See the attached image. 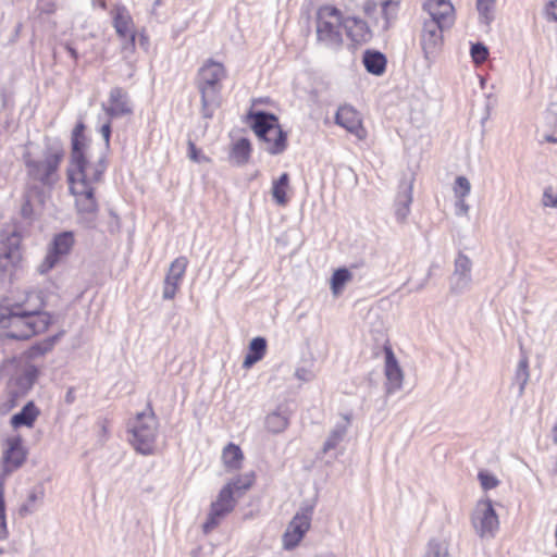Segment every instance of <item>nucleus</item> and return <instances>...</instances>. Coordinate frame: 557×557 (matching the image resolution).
Instances as JSON below:
<instances>
[{
  "mask_svg": "<svg viewBox=\"0 0 557 557\" xmlns=\"http://www.w3.org/2000/svg\"><path fill=\"white\" fill-rule=\"evenodd\" d=\"M42 294L30 292L21 304L8 309L0 315V327L5 329V336L14 339H27L35 334L45 332L51 323V315L42 312Z\"/></svg>",
  "mask_w": 557,
  "mask_h": 557,
  "instance_id": "obj_1",
  "label": "nucleus"
},
{
  "mask_svg": "<svg viewBox=\"0 0 557 557\" xmlns=\"http://www.w3.org/2000/svg\"><path fill=\"white\" fill-rule=\"evenodd\" d=\"M227 76V70L222 62L208 59L198 70L197 89L200 92L203 116L210 119L212 108L220 104L222 82Z\"/></svg>",
  "mask_w": 557,
  "mask_h": 557,
  "instance_id": "obj_2",
  "label": "nucleus"
},
{
  "mask_svg": "<svg viewBox=\"0 0 557 557\" xmlns=\"http://www.w3.org/2000/svg\"><path fill=\"white\" fill-rule=\"evenodd\" d=\"M106 163L101 154H94L91 149L82 152H71L67 168L70 189L83 190L84 187H94L101 180Z\"/></svg>",
  "mask_w": 557,
  "mask_h": 557,
  "instance_id": "obj_3",
  "label": "nucleus"
},
{
  "mask_svg": "<svg viewBox=\"0 0 557 557\" xmlns=\"http://www.w3.org/2000/svg\"><path fill=\"white\" fill-rule=\"evenodd\" d=\"M344 13L333 4L320 5L314 14L315 39L320 46L339 49L344 42Z\"/></svg>",
  "mask_w": 557,
  "mask_h": 557,
  "instance_id": "obj_4",
  "label": "nucleus"
},
{
  "mask_svg": "<svg viewBox=\"0 0 557 557\" xmlns=\"http://www.w3.org/2000/svg\"><path fill=\"white\" fill-rule=\"evenodd\" d=\"M64 151L58 144L48 145L38 159L26 158L25 166L28 180L42 187L52 188L59 181V168Z\"/></svg>",
  "mask_w": 557,
  "mask_h": 557,
  "instance_id": "obj_5",
  "label": "nucleus"
},
{
  "mask_svg": "<svg viewBox=\"0 0 557 557\" xmlns=\"http://www.w3.org/2000/svg\"><path fill=\"white\" fill-rule=\"evenodd\" d=\"M246 123L257 137L267 144V150L271 154H277L285 150L287 146V135L283 132L276 115L255 111L251 108L246 115Z\"/></svg>",
  "mask_w": 557,
  "mask_h": 557,
  "instance_id": "obj_6",
  "label": "nucleus"
},
{
  "mask_svg": "<svg viewBox=\"0 0 557 557\" xmlns=\"http://www.w3.org/2000/svg\"><path fill=\"white\" fill-rule=\"evenodd\" d=\"M2 469L0 481L4 483V479L21 468L27 457V449L23 445L20 435L8 436L2 443Z\"/></svg>",
  "mask_w": 557,
  "mask_h": 557,
  "instance_id": "obj_7",
  "label": "nucleus"
},
{
  "mask_svg": "<svg viewBox=\"0 0 557 557\" xmlns=\"http://www.w3.org/2000/svg\"><path fill=\"white\" fill-rule=\"evenodd\" d=\"M22 235L16 230L0 233V268H16L23 260Z\"/></svg>",
  "mask_w": 557,
  "mask_h": 557,
  "instance_id": "obj_8",
  "label": "nucleus"
},
{
  "mask_svg": "<svg viewBox=\"0 0 557 557\" xmlns=\"http://www.w3.org/2000/svg\"><path fill=\"white\" fill-rule=\"evenodd\" d=\"M236 506V499L230 486H223L219 492L216 499L210 506V512L206 522L202 524L205 534L212 532L221 522V520L232 512Z\"/></svg>",
  "mask_w": 557,
  "mask_h": 557,
  "instance_id": "obj_9",
  "label": "nucleus"
},
{
  "mask_svg": "<svg viewBox=\"0 0 557 557\" xmlns=\"http://www.w3.org/2000/svg\"><path fill=\"white\" fill-rule=\"evenodd\" d=\"M74 245V236L71 232H64L54 236L47 255L38 265V272L45 274L59 264L66 257Z\"/></svg>",
  "mask_w": 557,
  "mask_h": 557,
  "instance_id": "obj_10",
  "label": "nucleus"
},
{
  "mask_svg": "<svg viewBox=\"0 0 557 557\" xmlns=\"http://www.w3.org/2000/svg\"><path fill=\"white\" fill-rule=\"evenodd\" d=\"M447 29L433 21H423L419 42L426 60L434 59L441 51L444 45L443 32Z\"/></svg>",
  "mask_w": 557,
  "mask_h": 557,
  "instance_id": "obj_11",
  "label": "nucleus"
},
{
  "mask_svg": "<svg viewBox=\"0 0 557 557\" xmlns=\"http://www.w3.org/2000/svg\"><path fill=\"white\" fill-rule=\"evenodd\" d=\"M473 525L481 537L493 536L498 530V517L491 499L480 500L476 505Z\"/></svg>",
  "mask_w": 557,
  "mask_h": 557,
  "instance_id": "obj_12",
  "label": "nucleus"
},
{
  "mask_svg": "<svg viewBox=\"0 0 557 557\" xmlns=\"http://www.w3.org/2000/svg\"><path fill=\"white\" fill-rule=\"evenodd\" d=\"M188 264L189 261L185 256H180L171 262L163 282L162 295L164 299L171 300L175 298L181 288Z\"/></svg>",
  "mask_w": 557,
  "mask_h": 557,
  "instance_id": "obj_13",
  "label": "nucleus"
},
{
  "mask_svg": "<svg viewBox=\"0 0 557 557\" xmlns=\"http://www.w3.org/2000/svg\"><path fill=\"white\" fill-rule=\"evenodd\" d=\"M311 525V510L305 509L289 522L285 533L283 534V546L285 549L295 548L309 531Z\"/></svg>",
  "mask_w": 557,
  "mask_h": 557,
  "instance_id": "obj_14",
  "label": "nucleus"
},
{
  "mask_svg": "<svg viewBox=\"0 0 557 557\" xmlns=\"http://www.w3.org/2000/svg\"><path fill=\"white\" fill-rule=\"evenodd\" d=\"M335 123L359 140L367 138L368 132L363 126L362 117L351 106L345 104L338 108L335 114Z\"/></svg>",
  "mask_w": 557,
  "mask_h": 557,
  "instance_id": "obj_15",
  "label": "nucleus"
},
{
  "mask_svg": "<svg viewBox=\"0 0 557 557\" xmlns=\"http://www.w3.org/2000/svg\"><path fill=\"white\" fill-rule=\"evenodd\" d=\"M423 10L431 16L428 21L436 22L443 27L450 28L455 23L456 12L450 0H425Z\"/></svg>",
  "mask_w": 557,
  "mask_h": 557,
  "instance_id": "obj_16",
  "label": "nucleus"
},
{
  "mask_svg": "<svg viewBox=\"0 0 557 557\" xmlns=\"http://www.w3.org/2000/svg\"><path fill=\"white\" fill-rule=\"evenodd\" d=\"M112 17L116 34L121 38L129 39L128 46H125L124 49L129 47L132 51H135L136 28L128 11L123 7H116L112 11Z\"/></svg>",
  "mask_w": 557,
  "mask_h": 557,
  "instance_id": "obj_17",
  "label": "nucleus"
},
{
  "mask_svg": "<svg viewBox=\"0 0 557 557\" xmlns=\"http://www.w3.org/2000/svg\"><path fill=\"white\" fill-rule=\"evenodd\" d=\"M37 375V368L29 362H24L10 379L8 388L24 396L33 387Z\"/></svg>",
  "mask_w": 557,
  "mask_h": 557,
  "instance_id": "obj_18",
  "label": "nucleus"
},
{
  "mask_svg": "<svg viewBox=\"0 0 557 557\" xmlns=\"http://www.w3.org/2000/svg\"><path fill=\"white\" fill-rule=\"evenodd\" d=\"M385 375L388 381V392L399 389L403 385L404 373L399 367L391 345H384Z\"/></svg>",
  "mask_w": 557,
  "mask_h": 557,
  "instance_id": "obj_19",
  "label": "nucleus"
},
{
  "mask_svg": "<svg viewBox=\"0 0 557 557\" xmlns=\"http://www.w3.org/2000/svg\"><path fill=\"white\" fill-rule=\"evenodd\" d=\"M344 29L346 32L347 37L351 40L354 45H362L368 42L372 33L367 22L359 17H346L345 16V25Z\"/></svg>",
  "mask_w": 557,
  "mask_h": 557,
  "instance_id": "obj_20",
  "label": "nucleus"
},
{
  "mask_svg": "<svg viewBox=\"0 0 557 557\" xmlns=\"http://www.w3.org/2000/svg\"><path fill=\"white\" fill-rule=\"evenodd\" d=\"M106 112L112 116H121L132 112V106L127 94L121 88H113L107 104L103 106Z\"/></svg>",
  "mask_w": 557,
  "mask_h": 557,
  "instance_id": "obj_21",
  "label": "nucleus"
},
{
  "mask_svg": "<svg viewBox=\"0 0 557 557\" xmlns=\"http://www.w3.org/2000/svg\"><path fill=\"white\" fill-rule=\"evenodd\" d=\"M44 498L45 486L42 483H38L27 492L25 500L18 508V515L24 518L35 513L44 503Z\"/></svg>",
  "mask_w": 557,
  "mask_h": 557,
  "instance_id": "obj_22",
  "label": "nucleus"
},
{
  "mask_svg": "<svg viewBox=\"0 0 557 557\" xmlns=\"http://www.w3.org/2000/svg\"><path fill=\"white\" fill-rule=\"evenodd\" d=\"M268 344L264 337H255L248 346L247 354L243 361L244 369H250L253 364L262 360L267 354Z\"/></svg>",
  "mask_w": 557,
  "mask_h": 557,
  "instance_id": "obj_23",
  "label": "nucleus"
},
{
  "mask_svg": "<svg viewBox=\"0 0 557 557\" xmlns=\"http://www.w3.org/2000/svg\"><path fill=\"white\" fill-rule=\"evenodd\" d=\"M245 456L240 447L228 443L222 450V462L226 470L237 471L242 468Z\"/></svg>",
  "mask_w": 557,
  "mask_h": 557,
  "instance_id": "obj_24",
  "label": "nucleus"
},
{
  "mask_svg": "<svg viewBox=\"0 0 557 557\" xmlns=\"http://www.w3.org/2000/svg\"><path fill=\"white\" fill-rule=\"evenodd\" d=\"M75 196L76 207L81 213L94 214L97 202L94 198V187H84L83 190L70 189Z\"/></svg>",
  "mask_w": 557,
  "mask_h": 557,
  "instance_id": "obj_25",
  "label": "nucleus"
},
{
  "mask_svg": "<svg viewBox=\"0 0 557 557\" xmlns=\"http://www.w3.org/2000/svg\"><path fill=\"white\" fill-rule=\"evenodd\" d=\"M39 414V410L33 401L27 403L23 409L11 418L13 428L27 426L32 428Z\"/></svg>",
  "mask_w": 557,
  "mask_h": 557,
  "instance_id": "obj_26",
  "label": "nucleus"
},
{
  "mask_svg": "<svg viewBox=\"0 0 557 557\" xmlns=\"http://www.w3.org/2000/svg\"><path fill=\"white\" fill-rule=\"evenodd\" d=\"M363 64L368 72L381 75L386 69V58L379 51L368 50L363 54Z\"/></svg>",
  "mask_w": 557,
  "mask_h": 557,
  "instance_id": "obj_27",
  "label": "nucleus"
},
{
  "mask_svg": "<svg viewBox=\"0 0 557 557\" xmlns=\"http://www.w3.org/2000/svg\"><path fill=\"white\" fill-rule=\"evenodd\" d=\"M256 482V473L253 471L237 475L228 481L225 486H230L234 496H240L247 492Z\"/></svg>",
  "mask_w": 557,
  "mask_h": 557,
  "instance_id": "obj_28",
  "label": "nucleus"
},
{
  "mask_svg": "<svg viewBox=\"0 0 557 557\" xmlns=\"http://www.w3.org/2000/svg\"><path fill=\"white\" fill-rule=\"evenodd\" d=\"M289 176L283 173L272 185V196L275 202L280 206H285L288 202Z\"/></svg>",
  "mask_w": 557,
  "mask_h": 557,
  "instance_id": "obj_29",
  "label": "nucleus"
},
{
  "mask_svg": "<svg viewBox=\"0 0 557 557\" xmlns=\"http://www.w3.org/2000/svg\"><path fill=\"white\" fill-rule=\"evenodd\" d=\"M53 345L54 338H47L29 347L26 351H24L20 359H25V362H28L29 360L40 358L49 352L53 348Z\"/></svg>",
  "mask_w": 557,
  "mask_h": 557,
  "instance_id": "obj_30",
  "label": "nucleus"
},
{
  "mask_svg": "<svg viewBox=\"0 0 557 557\" xmlns=\"http://www.w3.org/2000/svg\"><path fill=\"white\" fill-rule=\"evenodd\" d=\"M251 153V145L250 141L246 138H240L237 140L231 150V158L237 164H244L249 160Z\"/></svg>",
  "mask_w": 557,
  "mask_h": 557,
  "instance_id": "obj_31",
  "label": "nucleus"
},
{
  "mask_svg": "<svg viewBox=\"0 0 557 557\" xmlns=\"http://www.w3.org/2000/svg\"><path fill=\"white\" fill-rule=\"evenodd\" d=\"M351 280H352V274L348 269L339 268V269L335 270L332 274L331 282H330L331 290H332L333 295L338 296L342 293L345 284L350 282Z\"/></svg>",
  "mask_w": 557,
  "mask_h": 557,
  "instance_id": "obj_32",
  "label": "nucleus"
},
{
  "mask_svg": "<svg viewBox=\"0 0 557 557\" xmlns=\"http://www.w3.org/2000/svg\"><path fill=\"white\" fill-rule=\"evenodd\" d=\"M287 426L288 419L281 413H270L265 419V428L271 433L283 432Z\"/></svg>",
  "mask_w": 557,
  "mask_h": 557,
  "instance_id": "obj_33",
  "label": "nucleus"
},
{
  "mask_svg": "<svg viewBox=\"0 0 557 557\" xmlns=\"http://www.w3.org/2000/svg\"><path fill=\"white\" fill-rule=\"evenodd\" d=\"M84 124L78 123L72 133V152H82L86 149H90L87 145L86 137L84 136Z\"/></svg>",
  "mask_w": 557,
  "mask_h": 557,
  "instance_id": "obj_34",
  "label": "nucleus"
},
{
  "mask_svg": "<svg viewBox=\"0 0 557 557\" xmlns=\"http://www.w3.org/2000/svg\"><path fill=\"white\" fill-rule=\"evenodd\" d=\"M399 0H382V14L385 20V28H389L396 17Z\"/></svg>",
  "mask_w": 557,
  "mask_h": 557,
  "instance_id": "obj_35",
  "label": "nucleus"
},
{
  "mask_svg": "<svg viewBox=\"0 0 557 557\" xmlns=\"http://www.w3.org/2000/svg\"><path fill=\"white\" fill-rule=\"evenodd\" d=\"M20 394L8 388L7 394L0 399V414H8L18 404Z\"/></svg>",
  "mask_w": 557,
  "mask_h": 557,
  "instance_id": "obj_36",
  "label": "nucleus"
},
{
  "mask_svg": "<svg viewBox=\"0 0 557 557\" xmlns=\"http://www.w3.org/2000/svg\"><path fill=\"white\" fill-rule=\"evenodd\" d=\"M9 536V530L7 527L5 518V503L3 496V482L0 481V541L7 540Z\"/></svg>",
  "mask_w": 557,
  "mask_h": 557,
  "instance_id": "obj_37",
  "label": "nucleus"
},
{
  "mask_svg": "<svg viewBox=\"0 0 557 557\" xmlns=\"http://www.w3.org/2000/svg\"><path fill=\"white\" fill-rule=\"evenodd\" d=\"M471 185L468 178L465 176H458L455 182L454 193L456 197H458L461 202H463L465 197L470 194Z\"/></svg>",
  "mask_w": 557,
  "mask_h": 557,
  "instance_id": "obj_38",
  "label": "nucleus"
},
{
  "mask_svg": "<svg viewBox=\"0 0 557 557\" xmlns=\"http://www.w3.org/2000/svg\"><path fill=\"white\" fill-rule=\"evenodd\" d=\"M478 479L480 481L482 488L485 491L495 488L499 484V480L495 475H493L484 470L479 472Z\"/></svg>",
  "mask_w": 557,
  "mask_h": 557,
  "instance_id": "obj_39",
  "label": "nucleus"
},
{
  "mask_svg": "<svg viewBox=\"0 0 557 557\" xmlns=\"http://www.w3.org/2000/svg\"><path fill=\"white\" fill-rule=\"evenodd\" d=\"M471 57L475 64H482L488 57V50L482 44H474L471 47Z\"/></svg>",
  "mask_w": 557,
  "mask_h": 557,
  "instance_id": "obj_40",
  "label": "nucleus"
},
{
  "mask_svg": "<svg viewBox=\"0 0 557 557\" xmlns=\"http://www.w3.org/2000/svg\"><path fill=\"white\" fill-rule=\"evenodd\" d=\"M430 557H447L448 548L447 545L440 541H431L429 543V552Z\"/></svg>",
  "mask_w": 557,
  "mask_h": 557,
  "instance_id": "obj_41",
  "label": "nucleus"
},
{
  "mask_svg": "<svg viewBox=\"0 0 557 557\" xmlns=\"http://www.w3.org/2000/svg\"><path fill=\"white\" fill-rule=\"evenodd\" d=\"M34 197H38V201L42 202L41 196L36 187H28L25 194V203L22 207L24 215H28L32 212V200Z\"/></svg>",
  "mask_w": 557,
  "mask_h": 557,
  "instance_id": "obj_42",
  "label": "nucleus"
},
{
  "mask_svg": "<svg viewBox=\"0 0 557 557\" xmlns=\"http://www.w3.org/2000/svg\"><path fill=\"white\" fill-rule=\"evenodd\" d=\"M494 5L495 0H476L478 11L484 17L486 23H488L491 20V13L494 9Z\"/></svg>",
  "mask_w": 557,
  "mask_h": 557,
  "instance_id": "obj_43",
  "label": "nucleus"
},
{
  "mask_svg": "<svg viewBox=\"0 0 557 557\" xmlns=\"http://www.w3.org/2000/svg\"><path fill=\"white\" fill-rule=\"evenodd\" d=\"M188 157L191 161L200 163V162H209V158L206 157L200 149H198L193 141H188Z\"/></svg>",
  "mask_w": 557,
  "mask_h": 557,
  "instance_id": "obj_44",
  "label": "nucleus"
},
{
  "mask_svg": "<svg viewBox=\"0 0 557 557\" xmlns=\"http://www.w3.org/2000/svg\"><path fill=\"white\" fill-rule=\"evenodd\" d=\"M127 431L132 435L129 438L131 444L136 451H139V433L136 422L128 423Z\"/></svg>",
  "mask_w": 557,
  "mask_h": 557,
  "instance_id": "obj_45",
  "label": "nucleus"
},
{
  "mask_svg": "<svg viewBox=\"0 0 557 557\" xmlns=\"http://www.w3.org/2000/svg\"><path fill=\"white\" fill-rule=\"evenodd\" d=\"M543 205L545 207L557 208V194L554 193L552 187L544 190Z\"/></svg>",
  "mask_w": 557,
  "mask_h": 557,
  "instance_id": "obj_46",
  "label": "nucleus"
},
{
  "mask_svg": "<svg viewBox=\"0 0 557 557\" xmlns=\"http://www.w3.org/2000/svg\"><path fill=\"white\" fill-rule=\"evenodd\" d=\"M341 441V435L338 433H334L324 444V451L331 450L336 447L338 442Z\"/></svg>",
  "mask_w": 557,
  "mask_h": 557,
  "instance_id": "obj_47",
  "label": "nucleus"
},
{
  "mask_svg": "<svg viewBox=\"0 0 557 557\" xmlns=\"http://www.w3.org/2000/svg\"><path fill=\"white\" fill-rule=\"evenodd\" d=\"M456 267L460 268L462 271H469L470 270V260L467 256L459 255L458 259L456 260Z\"/></svg>",
  "mask_w": 557,
  "mask_h": 557,
  "instance_id": "obj_48",
  "label": "nucleus"
},
{
  "mask_svg": "<svg viewBox=\"0 0 557 557\" xmlns=\"http://www.w3.org/2000/svg\"><path fill=\"white\" fill-rule=\"evenodd\" d=\"M546 13L549 18L557 22V0H553L547 4Z\"/></svg>",
  "mask_w": 557,
  "mask_h": 557,
  "instance_id": "obj_49",
  "label": "nucleus"
},
{
  "mask_svg": "<svg viewBox=\"0 0 557 557\" xmlns=\"http://www.w3.org/2000/svg\"><path fill=\"white\" fill-rule=\"evenodd\" d=\"M528 375V362L525 360H522L518 367V376L522 377L523 384L525 383Z\"/></svg>",
  "mask_w": 557,
  "mask_h": 557,
  "instance_id": "obj_50",
  "label": "nucleus"
},
{
  "mask_svg": "<svg viewBox=\"0 0 557 557\" xmlns=\"http://www.w3.org/2000/svg\"><path fill=\"white\" fill-rule=\"evenodd\" d=\"M100 134L103 137L104 145L108 146L109 140H110V134H111V127H110L109 123H106L101 126Z\"/></svg>",
  "mask_w": 557,
  "mask_h": 557,
  "instance_id": "obj_51",
  "label": "nucleus"
},
{
  "mask_svg": "<svg viewBox=\"0 0 557 557\" xmlns=\"http://www.w3.org/2000/svg\"><path fill=\"white\" fill-rule=\"evenodd\" d=\"M251 103H252V108H253L258 104L268 103V99L256 98V99H252Z\"/></svg>",
  "mask_w": 557,
  "mask_h": 557,
  "instance_id": "obj_52",
  "label": "nucleus"
},
{
  "mask_svg": "<svg viewBox=\"0 0 557 557\" xmlns=\"http://www.w3.org/2000/svg\"><path fill=\"white\" fill-rule=\"evenodd\" d=\"M74 400V393L70 389L65 395V401L71 404Z\"/></svg>",
  "mask_w": 557,
  "mask_h": 557,
  "instance_id": "obj_53",
  "label": "nucleus"
},
{
  "mask_svg": "<svg viewBox=\"0 0 557 557\" xmlns=\"http://www.w3.org/2000/svg\"><path fill=\"white\" fill-rule=\"evenodd\" d=\"M544 140L547 141V143L556 144L557 143V137H554V136H550V135H546L544 137Z\"/></svg>",
  "mask_w": 557,
  "mask_h": 557,
  "instance_id": "obj_54",
  "label": "nucleus"
},
{
  "mask_svg": "<svg viewBox=\"0 0 557 557\" xmlns=\"http://www.w3.org/2000/svg\"><path fill=\"white\" fill-rule=\"evenodd\" d=\"M67 50L69 52L71 53V55L76 59L77 58V52L75 49L71 48V47H67Z\"/></svg>",
  "mask_w": 557,
  "mask_h": 557,
  "instance_id": "obj_55",
  "label": "nucleus"
},
{
  "mask_svg": "<svg viewBox=\"0 0 557 557\" xmlns=\"http://www.w3.org/2000/svg\"><path fill=\"white\" fill-rule=\"evenodd\" d=\"M3 552H4V550H3L2 548H0V555H1V554H3Z\"/></svg>",
  "mask_w": 557,
  "mask_h": 557,
  "instance_id": "obj_56",
  "label": "nucleus"
}]
</instances>
